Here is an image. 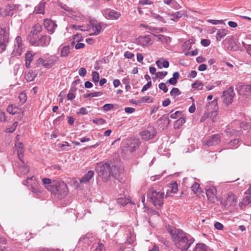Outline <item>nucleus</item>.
Returning <instances> with one entry per match:
<instances>
[{"label": "nucleus", "instance_id": "obj_47", "mask_svg": "<svg viewBox=\"0 0 251 251\" xmlns=\"http://www.w3.org/2000/svg\"><path fill=\"white\" fill-rule=\"evenodd\" d=\"M182 116V112L180 111H177L175 112L174 113H172L170 115V117L172 119H176L179 118L181 116Z\"/></svg>", "mask_w": 251, "mask_h": 251}, {"label": "nucleus", "instance_id": "obj_24", "mask_svg": "<svg viewBox=\"0 0 251 251\" xmlns=\"http://www.w3.org/2000/svg\"><path fill=\"white\" fill-rule=\"evenodd\" d=\"M46 60L47 62V64H46L47 68H50L58 61V57L55 55H51L47 58Z\"/></svg>", "mask_w": 251, "mask_h": 251}, {"label": "nucleus", "instance_id": "obj_34", "mask_svg": "<svg viewBox=\"0 0 251 251\" xmlns=\"http://www.w3.org/2000/svg\"><path fill=\"white\" fill-rule=\"evenodd\" d=\"M240 91L241 93L245 95L251 93V85L250 84L243 85L241 86Z\"/></svg>", "mask_w": 251, "mask_h": 251}, {"label": "nucleus", "instance_id": "obj_51", "mask_svg": "<svg viewBox=\"0 0 251 251\" xmlns=\"http://www.w3.org/2000/svg\"><path fill=\"white\" fill-rule=\"evenodd\" d=\"M158 87L160 90H162L164 93H166L168 92V88L165 83H160L158 85Z\"/></svg>", "mask_w": 251, "mask_h": 251}, {"label": "nucleus", "instance_id": "obj_21", "mask_svg": "<svg viewBox=\"0 0 251 251\" xmlns=\"http://www.w3.org/2000/svg\"><path fill=\"white\" fill-rule=\"evenodd\" d=\"M102 27L100 23H94L92 25V30L94 31L90 35H97L99 34L101 30Z\"/></svg>", "mask_w": 251, "mask_h": 251}, {"label": "nucleus", "instance_id": "obj_18", "mask_svg": "<svg viewBox=\"0 0 251 251\" xmlns=\"http://www.w3.org/2000/svg\"><path fill=\"white\" fill-rule=\"evenodd\" d=\"M220 142V136L218 134H215L208 139L206 144L208 146H215Z\"/></svg>", "mask_w": 251, "mask_h": 251}, {"label": "nucleus", "instance_id": "obj_50", "mask_svg": "<svg viewBox=\"0 0 251 251\" xmlns=\"http://www.w3.org/2000/svg\"><path fill=\"white\" fill-rule=\"evenodd\" d=\"M82 37L79 35L78 34H76L74 35L73 36V39L74 41H73L72 44L73 45L75 43V42H78L80 41L81 40Z\"/></svg>", "mask_w": 251, "mask_h": 251}, {"label": "nucleus", "instance_id": "obj_7", "mask_svg": "<svg viewBox=\"0 0 251 251\" xmlns=\"http://www.w3.org/2000/svg\"><path fill=\"white\" fill-rule=\"evenodd\" d=\"M23 184L29 188L34 193H38L40 192L39 183L33 176L28 177L23 182Z\"/></svg>", "mask_w": 251, "mask_h": 251}, {"label": "nucleus", "instance_id": "obj_56", "mask_svg": "<svg viewBox=\"0 0 251 251\" xmlns=\"http://www.w3.org/2000/svg\"><path fill=\"white\" fill-rule=\"evenodd\" d=\"M167 75V72H159L156 73V76L160 78H163Z\"/></svg>", "mask_w": 251, "mask_h": 251}, {"label": "nucleus", "instance_id": "obj_17", "mask_svg": "<svg viewBox=\"0 0 251 251\" xmlns=\"http://www.w3.org/2000/svg\"><path fill=\"white\" fill-rule=\"evenodd\" d=\"M44 25L49 33L52 34L54 29L57 27V25L52 21L46 19L44 21Z\"/></svg>", "mask_w": 251, "mask_h": 251}, {"label": "nucleus", "instance_id": "obj_20", "mask_svg": "<svg viewBox=\"0 0 251 251\" xmlns=\"http://www.w3.org/2000/svg\"><path fill=\"white\" fill-rule=\"evenodd\" d=\"M29 171V168L28 166L25 165L23 160L21 161L19 166L18 174L19 175H24L27 174Z\"/></svg>", "mask_w": 251, "mask_h": 251}, {"label": "nucleus", "instance_id": "obj_23", "mask_svg": "<svg viewBox=\"0 0 251 251\" xmlns=\"http://www.w3.org/2000/svg\"><path fill=\"white\" fill-rule=\"evenodd\" d=\"M94 172L93 171H89L83 177L80 179L81 183H86L94 176Z\"/></svg>", "mask_w": 251, "mask_h": 251}, {"label": "nucleus", "instance_id": "obj_44", "mask_svg": "<svg viewBox=\"0 0 251 251\" xmlns=\"http://www.w3.org/2000/svg\"><path fill=\"white\" fill-rule=\"evenodd\" d=\"M36 63L38 65H42L45 68H47V66L46 64H47L46 59H44L43 58H39L36 61Z\"/></svg>", "mask_w": 251, "mask_h": 251}, {"label": "nucleus", "instance_id": "obj_26", "mask_svg": "<svg viewBox=\"0 0 251 251\" xmlns=\"http://www.w3.org/2000/svg\"><path fill=\"white\" fill-rule=\"evenodd\" d=\"M70 147L69 144L67 142H64L63 143H58L55 145L56 149L58 151H68Z\"/></svg>", "mask_w": 251, "mask_h": 251}, {"label": "nucleus", "instance_id": "obj_61", "mask_svg": "<svg viewBox=\"0 0 251 251\" xmlns=\"http://www.w3.org/2000/svg\"><path fill=\"white\" fill-rule=\"evenodd\" d=\"M239 141L238 139H234L232 141H231L229 143L230 147L231 148H236V145H237L239 143Z\"/></svg>", "mask_w": 251, "mask_h": 251}, {"label": "nucleus", "instance_id": "obj_49", "mask_svg": "<svg viewBox=\"0 0 251 251\" xmlns=\"http://www.w3.org/2000/svg\"><path fill=\"white\" fill-rule=\"evenodd\" d=\"M153 3L152 1L151 0H140L139 1L138 5L140 6H143L144 5H151Z\"/></svg>", "mask_w": 251, "mask_h": 251}, {"label": "nucleus", "instance_id": "obj_62", "mask_svg": "<svg viewBox=\"0 0 251 251\" xmlns=\"http://www.w3.org/2000/svg\"><path fill=\"white\" fill-rule=\"evenodd\" d=\"M78 114H81V115H86L88 113L87 110L85 107H81L79 110V111L77 112Z\"/></svg>", "mask_w": 251, "mask_h": 251}, {"label": "nucleus", "instance_id": "obj_35", "mask_svg": "<svg viewBox=\"0 0 251 251\" xmlns=\"http://www.w3.org/2000/svg\"><path fill=\"white\" fill-rule=\"evenodd\" d=\"M25 66L29 68L30 65V63L33 60V54L31 52H27L25 55Z\"/></svg>", "mask_w": 251, "mask_h": 251}, {"label": "nucleus", "instance_id": "obj_58", "mask_svg": "<svg viewBox=\"0 0 251 251\" xmlns=\"http://www.w3.org/2000/svg\"><path fill=\"white\" fill-rule=\"evenodd\" d=\"M114 107V105L112 104H105L103 106V109L104 111H107L111 109Z\"/></svg>", "mask_w": 251, "mask_h": 251}, {"label": "nucleus", "instance_id": "obj_14", "mask_svg": "<svg viewBox=\"0 0 251 251\" xmlns=\"http://www.w3.org/2000/svg\"><path fill=\"white\" fill-rule=\"evenodd\" d=\"M51 38L48 35H43L37 41H30L31 45L36 46L47 47L50 41Z\"/></svg>", "mask_w": 251, "mask_h": 251}, {"label": "nucleus", "instance_id": "obj_25", "mask_svg": "<svg viewBox=\"0 0 251 251\" xmlns=\"http://www.w3.org/2000/svg\"><path fill=\"white\" fill-rule=\"evenodd\" d=\"M140 26L145 28L149 31H152L155 33H158L161 32H163L164 30L163 28H157L149 26L148 25L142 24L140 25Z\"/></svg>", "mask_w": 251, "mask_h": 251}, {"label": "nucleus", "instance_id": "obj_54", "mask_svg": "<svg viewBox=\"0 0 251 251\" xmlns=\"http://www.w3.org/2000/svg\"><path fill=\"white\" fill-rule=\"evenodd\" d=\"M186 122L185 119L182 117V116H181L176 122V124L177 126H182Z\"/></svg>", "mask_w": 251, "mask_h": 251}, {"label": "nucleus", "instance_id": "obj_15", "mask_svg": "<svg viewBox=\"0 0 251 251\" xmlns=\"http://www.w3.org/2000/svg\"><path fill=\"white\" fill-rule=\"evenodd\" d=\"M136 43L142 46H147L152 44V41L149 35L141 36L136 39Z\"/></svg>", "mask_w": 251, "mask_h": 251}, {"label": "nucleus", "instance_id": "obj_57", "mask_svg": "<svg viewBox=\"0 0 251 251\" xmlns=\"http://www.w3.org/2000/svg\"><path fill=\"white\" fill-rule=\"evenodd\" d=\"M242 44L248 53L251 56V45L246 44L244 42L242 43Z\"/></svg>", "mask_w": 251, "mask_h": 251}, {"label": "nucleus", "instance_id": "obj_33", "mask_svg": "<svg viewBox=\"0 0 251 251\" xmlns=\"http://www.w3.org/2000/svg\"><path fill=\"white\" fill-rule=\"evenodd\" d=\"M71 53L70 46H65L60 49V56L66 57Z\"/></svg>", "mask_w": 251, "mask_h": 251}, {"label": "nucleus", "instance_id": "obj_28", "mask_svg": "<svg viewBox=\"0 0 251 251\" xmlns=\"http://www.w3.org/2000/svg\"><path fill=\"white\" fill-rule=\"evenodd\" d=\"M183 12L182 11H177L173 13H169L168 16H170V19L174 21H176L182 17Z\"/></svg>", "mask_w": 251, "mask_h": 251}, {"label": "nucleus", "instance_id": "obj_55", "mask_svg": "<svg viewBox=\"0 0 251 251\" xmlns=\"http://www.w3.org/2000/svg\"><path fill=\"white\" fill-rule=\"evenodd\" d=\"M171 188V192L173 194L176 193L178 191L177 185L176 183L172 184Z\"/></svg>", "mask_w": 251, "mask_h": 251}, {"label": "nucleus", "instance_id": "obj_22", "mask_svg": "<svg viewBox=\"0 0 251 251\" xmlns=\"http://www.w3.org/2000/svg\"><path fill=\"white\" fill-rule=\"evenodd\" d=\"M94 239V236H93V234L91 233H88L85 234L84 236H82L79 239V242H84L87 243V244H89L90 242H91L93 241Z\"/></svg>", "mask_w": 251, "mask_h": 251}, {"label": "nucleus", "instance_id": "obj_3", "mask_svg": "<svg viewBox=\"0 0 251 251\" xmlns=\"http://www.w3.org/2000/svg\"><path fill=\"white\" fill-rule=\"evenodd\" d=\"M42 182L46 188L52 194L65 196L68 193L67 185L59 178L51 180L50 178H44Z\"/></svg>", "mask_w": 251, "mask_h": 251}, {"label": "nucleus", "instance_id": "obj_37", "mask_svg": "<svg viewBox=\"0 0 251 251\" xmlns=\"http://www.w3.org/2000/svg\"><path fill=\"white\" fill-rule=\"evenodd\" d=\"M65 135H66L65 132L60 131H59V129H56L54 130L53 131V132L51 134L50 138H51V139L56 138L59 135L61 136L62 137H64L65 136Z\"/></svg>", "mask_w": 251, "mask_h": 251}, {"label": "nucleus", "instance_id": "obj_42", "mask_svg": "<svg viewBox=\"0 0 251 251\" xmlns=\"http://www.w3.org/2000/svg\"><path fill=\"white\" fill-rule=\"evenodd\" d=\"M36 74L33 72H29L25 75V78L28 81H32L36 77Z\"/></svg>", "mask_w": 251, "mask_h": 251}, {"label": "nucleus", "instance_id": "obj_29", "mask_svg": "<svg viewBox=\"0 0 251 251\" xmlns=\"http://www.w3.org/2000/svg\"><path fill=\"white\" fill-rule=\"evenodd\" d=\"M45 1H41L35 7L34 12L36 14H43L45 10Z\"/></svg>", "mask_w": 251, "mask_h": 251}, {"label": "nucleus", "instance_id": "obj_38", "mask_svg": "<svg viewBox=\"0 0 251 251\" xmlns=\"http://www.w3.org/2000/svg\"><path fill=\"white\" fill-rule=\"evenodd\" d=\"M68 15L75 20H79L80 19V14L76 11H73L72 9L68 14Z\"/></svg>", "mask_w": 251, "mask_h": 251}, {"label": "nucleus", "instance_id": "obj_10", "mask_svg": "<svg viewBox=\"0 0 251 251\" xmlns=\"http://www.w3.org/2000/svg\"><path fill=\"white\" fill-rule=\"evenodd\" d=\"M102 13L106 19L110 20H117L121 16L120 12L108 8L102 10Z\"/></svg>", "mask_w": 251, "mask_h": 251}, {"label": "nucleus", "instance_id": "obj_2", "mask_svg": "<svg viewBox=\"0 0 251 251\" xmlns=\"http://www.w3.org/2000/svg\"><path fill=\"white\" fill-rule=\"evenodd\" d=\"M167 229L171 235L173 241L178 248H184L190 247L194 239L190 235L187 234L181 229L168 226Z\"/></svg>", "mask_w": 251, "mask_h": 251}, {"label": "nucleus", "instance_id": "obj_1", "mask_svg": "<svg viewBox=\"0 0 251 251\" xmlns=\"http://www.w3.org/2000/svg\"><path fill=\"white\" fill-rule=\"evenodd\" d=\"M167 229L171 235L173 241L178 248H184L190 247L194 239L190 235L187 234L181 229L168 226Z\"/></svg>", "mask_w": 251, "mask_h": 251}, {"label": "nucleus", "instance_id": "obj_32", "mask_svg": "<svg viewBox=\"0 0 251 251\" xmlns=\"http://www.w3.org/2000/svg\"><path fill=\"white\" fill-rule=\"evenodd\" d=\"M237 201V197L236 196L233 194H229L226 198V205H233Z\"/></svg>", "mask_w": 251, "mask_h": 251}, {"label": "nucleus", "instance_id": "obj_45", "mask_svg": "<svg viewBox=\"0 0 251 251\" xmlns=\"http://www.w3.org/2000/svg\"><path fill=\"white\" fill-rule=\"evenodd\" d=\"M92 80L94 82L96 83V82H98L99 81L100 75H99V74L97 72H96V71L93 72L92 74Z\"/></svg>", "mask_w": 251, "mask_h": 251}, {"label": "nucleus", "instance_id": "obj_27", "mask_svg": "<svg viewBox=\"0 0 251 251\" xmlns=\"http://www.w3.org/2000/svg\"><path fill=\"white\" fill-rule=\"evenodd\" d=\"M228 33V30L226 29H219L216 34V39L218 41H220L222 38L226 36Z\"/></svg>", "mask_w": 251, "mask_h": 251}, {"label": "nucleus", "instance_id": "obj_4", "mask_svg": "<svg viewBox=\"0 0 251 251\" xmlns=\"http://www.w3.org/2000/svg\"><path fill=\"white\" fill-rule=\"evenodd\" d=\"M96 170L103 181H108L111 176L116 177L121 172V170L117 166L107 162L98 165Z\"/></svg>", "mask_w": 251, "mask_h": 251}, {"label": "nucleus", "instance_id": "obj_43", "mask_svg": "<svg viewBox=\"0 0 251 251\" xmlns=\"http://www.w3.org/2000/svg\"><path fill=\"white\" fill-rule=\"evenodd\" d=\"M180 94V91L177 88H173L170 92V95L173 98H176Z\"/></svg>", "mask_w": 251, "mask_h": 251}, {"label": "nucleus", "instance_id": "obj_36", "mask_svg": "<svg viewBox=\"0 0 251 251\" xmlns=\"http://www.w3.org/2000/svg\"><path fill=\"white\" fill-rule=\"evenodd\" d=\"M156 64L160 69L162 67L167 68L169 66V62L167 60H163V61L161 60H157L156 61Z\"/></svg>", "mask_w": 251, "mask_h": 251}, {"label": "nucleus", "instance_id": "obj_59", "mask_svg": "<svg viewBox=\"0 0 251 251\" xmlns=\"http://www.w3.org/2000/svg\"><path fill=\"white\" fill-rule=\"evenodd\" d=\"M202 85V84L201 82H196L192 84V87L195 89H201L200 87Z\"/></svg>", "mask_w": 251, "mask_h": 251}, {"label": "nucleus", "instance_id": "obj_30", "mask_svg": "<svg viewBox=\"0 0 251 251\" xmlns=\"http://www.w3.org/2000/svg\"><path fill=\"white\" fill-rule=\"evenodd\" d=\"M208 110H211V111H216L218 109V101L217 99H214L213 101L209 102L207 105Z\"/></svg>", "mask_w": 251, "mask_h": 251}, {"label": "nucleus", "instance_id": "obj_46", "mask_svg": "<svg viewBox=\"0 0 251 251\" xmlns=\"http://www.w3.org/2000/svg\"><path fill=\"white\" fill-rule=\"evenodd\" d=\"M128 200L125 198H120L117 199V202L119 204L122 205H125L128 203Z\"/></svg>", "mask_w": 251, "mask_h": 251}, {"label": "nucleus", "instance_id": "obj_52", "mask_svg": "<svg viewBox=\"0 0 251 251\" xmlns=\"http://www.w3.org/2000/svg\"><path fill=\"white\" fill-rule=\"evenodd\" d=\"M93 123L97 125H104L105 124V121L101 118H98L93 120Z\"/></svg>", "mask_w": 251, "mask_h": 251}, {"label": "nucleus", "instance_id": "obj_5", "mask_svg": "<svg viewBox=\"0 0 251 251\" xmlns=\"http://www.w3.org/2000/svg\"><path fill=\"white\" fill-rule=\"evenodd\" d=\"M156 186L151 187L148 191L147 198L156 207H160L163 203L164 192L157 188Z\"/></svg>", "mask_w": 251, "mask_h": 251}, {"label": "nucleus", "instance_id": "obj_11", "mask_svg": "<svg viewBox=\"0 0 251 251\" xmlns=\"http://www.w3.org/2000/svg\"><path fill=\"white\" fill-rule=\"evenodd\" d=\"M24 47L22 38L20 36H17L14 42V48L12 53L14 55H20L24 50Z\"/></svg>", "mask_w": 251, "mask_h": 251}, {"label": "nucleus", "instance_id": "obj_63", "mask_svg": "<svg viewBox=\"0 0 251 251\" xmlns=\"http://www.w3.org/2000/svg\"><path fill=\"white\" fill-rule=\"evenodd\" d=\"M214 227L218 230H222L223 229L224 226L221 223L217 222L214 224Z\"/></svg>", "mask_w": 251, "mask_h": 251}, {"label": "nucleus", "instance_id": "obj_16", "mask_svg": "<svg viewBox=\"0 0 251 251\" xmlns=\"http://www.w3.org/2000/svg\"><path fill=\"white\" fill-rule=\"evenodd\" d=\"M206 194L208 199L214 202L217 199V190L214 186H210L206 189Z\"/></svg>", "mask_w": 251, "mask_h": 251}, {"label": "nucleus", "instance_id": "obj_60", "mask_svg": "<svg viewBox=\"0 0 251 251\" xmlns=\"http://www.w3.org/2000/svg\"><path fill=\"white\" fill-rule=\"evenodd\" d=\"M19 98L20 99L21 102L23 103L25 102L26 100V95L24 93H21L19 94Z\"/></svg>", "mask_w": 251, "mask_h": 251}, {"label": "nucleus", "instance_id": "obj_8", "mask_svg": "<svg viewBox=\"0 0 251 251\" xmlns=\"http://www.w3.org/2000/svg\"><path fill=\"white\" fill-rule=\"evenodd\" d=\"M19 10V6L15 4H8L5 8L0 9V14L3 17L12 16Z\"/></svg>", "mask_w": 251, "mask_h": 251}, {"label": "nucleus", "instance_id": "obj_31", "mask_svg": "<svg viewBox=\"0 0 251 251\" xmlns=\"http://www.w3.org/2000/svg\"><path fill=\"white\" fill-rule=\"evenodd\" d=\"M7 111L11 114L14 115L16 113H19L21 111V110L19 108V107L14 105H9L7 108Z\"/></svg>", "mask_w": 251, "mask_h": 251}, {"label": "nucleus", "instance_id": "obj_12", "mask_svg": "<svg viewBox=\"0 0 251 251\" xmlns=\"http://www.w3.org/2000/svg\"><path fill=\"white\" fill-rule=\"evenodd\" d=\"M8 42L9 36L8 33L4 29L0 28V49L1 51L5 50Z\"/></svg>", "mask_w": 251, "mask_h": 251}, {"label": "nucleus", "instance_id": "obj_64", "mask_svg": "<svg viewBox=\"0 0 251 251\" xmlns=\"http://www.w3.org/2000/svg\"><path fill=\"white\" fill-rule=\"evenodd\" d=\"M79 75L81 76H84L86 74V70L84 68H81L78 71Z\"/></svg>", "mask_w": 251, "mask_h": 251}, {"label": "nucleus", "instance_id": "obj_40", "mask_svg": "<svg viewBox=\"0 0 251 251\" xmlns=\"http://www.w3.org/2000/svg\"><path fill=\"white\" fill-rule=\"evenodd\" d=\"M200 186L198 183L195 182L191 186V189L195 194H200L201 192V190Z\"/></svg>", "mask_w": 251, "mask_h": 251}, {"label": "nucleus", "instance_id": "obj_13", "mask_svg": "<svg viewBox=\"0 0 251 251\" xmlns=\"http://www.w3.org/2000/svg\"><path fill=\"white\" fill-rule=\"evenodd\" d=\"M156 134V131L153 126H148L146 130L140 133L143 140L148 141L152 139Z\"/></svg>", "mask_w": 251, "mask_h": 251}, {"label": "nucleus", "instance_id": "obj_9", "mask_svg": "<svg viewBox=\"0 0 251 251\" xmlns=\"http://www.w3.org/2000/svg\"><path fill=\"white\" fill-rule=\"evenodd\" d=\"M234 95L233 88L231 87H229L227 90L223 92L222 95L223 102L226 105L231 104Z\"/></svg>", "mask_w": 251, "mask_h": 251}, {"label": "nucleus", "instance_id": "obj_48", "mask_svg": "<svg viewBox=\"0 0 251 251\" xmlns=\"http://www.w3.org/2000/svg\"><path fill=\"white\" fill-rule=\"evenodd\" d=\"M102 93L101 92H93L89 93L85 96V97L86 98H93V97H96L98 96H100L102 95Z\"/></svg>", "mask_w": 251, "mask_h": 251}, {"label": "nucleus", "instance_id": "obj_41", "mask_svg": "<svg viewBox=\"0 0 251 251\" xmlns=\"http://www.w3.org/2000/svg\"><path fill=\"white\" fill-rule=\"evenodd\" d=\"M42 30V26L39 24H36L33 27L31 33L33 35H36L40 33Z\"/></svg>", "mask_w": 251, "mask_h": 251}, {"label": "nucleus", "instance_id": "obj_19", "mask_svg": "<svg viewBox=\"0 0 251 251\" xmlns=\"http://www.w3.org/2000/svg\"><path fill=\"white\" fill-rule=\"evenodd\" d=\"M15 147L17 151V154L19 159L20 161L22 160L23 154L25 151L24 145L22 143H15Z\"/></svg>", "mask_w": 251, "mask_h": 251}, {"label": "nucleus", "instance_id": "obj_6", "mask_svg": "<svg viewBox=\"0 0 251 251\" xmlns=\"http://www.w3.org/2000/svg\"><path fill=\"white\" fill-rule=\"evenodd\" d=\"M140 143L139 139L129 138L124 141L122 147L127 148L128 151L133 152L139 148Z\"/></svg>", "mask_w": 251, "mask_h": 251}, {"label": "nucleus", "instance_id": "obj_39", "mask_svg": "<svg viewBox=\"0 0 251 251\" xmlns=\"http://www.w3.org/2000/svg\"><path fill=\"white\" fill-rule=\"evenodd\" d=\"M193 251H207V247L202 243L197 244Z\"/></svg>", "mask_w": 251, "mask_h": 251}, {"label": "nucleus", "instance_id": "obj_53", "mask_svg": "<svg viewBox=\"0 0 251 251\" xmlns=\"http://www.w3.org/2000/svg\"><path fill=\"white\" fill-rule=\"evenodd\" d=\"M104 249L103 245L102 243H98L95 247L94 251H103Z\"/></svg>", "mask_w": 251, "mask_h": 251}]
</instances>
